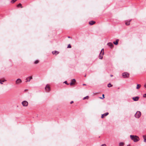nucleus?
Masks as SVG:
<instances>
[{"label":"nucleus","instance_id":"1","mask_svg":"<svg viewBox=\"0 0 146 146\" xmlns=\"http://www.w3.org/2000/svg\"><path fill=\"white\" fill-rule=\"evenodd\" d=\"M130 137L131 139L135 142H136L139 140V137L136 135H131Z\"/></svg>","mask_w":146,"mask_h":146},{"label":"nucleus","instance_id":"2","mask_svg":"<svg viewBox=\"0 0 146 146\" xmlns=\"http://www.w3.org/2000/svg\"><path fill=\"white\" fill-rule=\"evenodd\" d=\"M141 112L140 111H137L135 115V116L137 118H139L141 116Z\"/></svg>","mask_w":146,"mask_h":146},{"label":"nucleus","instance_id":"3","mask_svg":"<svg viewBox=\"0 0 146 146\" xmlns=\"http://www.w3.org/2000/svg\"><path fill=\"white\" fill-rule=\"evenodd\" d=\"M129 76V74L127 72H124L122 74V76L124 78H128Z\"/></svg>","mask_w":146,"mask_h":146},{"label":"nucleus","instance_id":"4","mask_svg":"<svg viewBox=\"0 0 146 146\" xmlns=\"http://www.w3.org/2000/svg\"><path fill=\"white\" fill-rule=\"evenodd\" d=\"M22 104L23 106L27 107L28 105V103L26 101H23L22 102Z\"/></svg>","mask_w":146,"mask_h":146},{"label":"nucleus","instance_id":"5","mask_svg":"<svg viewBox=\"0 0 146 146\" xmlns=\"http://www.w3.org/2000/svg\"><path fill=\"white\" fill-rule=\"evenodd\" d=\"M76 82V80L75 79H73L71 81L70 83V84L71 86H72L75 85V83Z\"/></svg>","mask_w":146,"mask_h":146},{"label":"nucleus","instance_id":"6","mask_svg":"<svg viewBox=\"0 0 146 146\" xmlns=\"http://www.w3.org/2000/svg\"><path fill=\"white\" fill-rule=\"evenodd\" d=\"M45 90L46 91H49L50 90V87L49 85L48 84L46 85L45 88Z\"/></svg>","mask_w":146,"mask_h":146},{"label":"nucleus","instance_id":"7","mask_svg":"<svg viewBox=\"0 0 146 146\" xmlns=\"http://www.w3.org/2000/svg\"><path fill=\"white\" fill-rule=\"evenodd\" d=\"M139 96H136L135 97H133L132 98V99L133 100L135 101H138L139 99Z\"/></svg>","mask_w":146,"mask_h":146},{"label":"nucleus","instance_id":"8","mask_svg":"<svg viewBox=\"0 0 146 146\" xmlns=\"http://www.w3.org/2000/svg\"><path fill=\"white\" fill-rule=\"evenodd\" d=\"M22 82L21 80L20 79H18L16 81V83L17 84H19L21 83Z\"/></svg>","mask_w":146,"mask_h":146},{"label":"nucleus","instance_id":"9","mask_svg":"<svg viewBox=\"0 0 146 146\" xmlns=\"http://www.w3.org/2000/svg\"><path fill=\"white\" fill-rule=\"evenodd\" d=\"M107 44L111 48H113V44L111 42H109Z\"/></svg>","mask_w":146,"mask_h":146},{"label":"nucleus","instance_id":"10","mask_svg":"<svg viewBox=\"0 0 146 146\" xmlns=\"http://www.w3.org/2000/svg\"><path fill=\"white\" fill-rule=\"evenodd\" d=\"M32 78V76H29L26 79V82H29L31 80Z\"/></svg>","mask_w":146,"mask_h":146},{"label":"nucleus","instance_id":"11","mask_svg":"<svg viewBox=\"0 0 146 146\" xmlns=\"http://www.w3.org/2000/svg\"><path fill=\"white\" fill-rule=\"evenodd\" d=\"M109 113L108 112H106L105 113L102 114V115L101 118H104V116L107 115Z\"/></svg>","mask_w":146,"mask_h":146},{"label":"nucleus","instance_id":"12","mask_svg":"<svg viewBox=\"0 0 146 146\" xmlns=\"http://www.w3.org/2000/svg\"><path fill=\"white\" fill-rule=\"evenodd\" d=\"M104 54L103 52L102 53H100L99 56V58L100 59H102Z\"/></svg>","mask_w":146,"mask_h":146},{"label":"nucleus","instance_id":"13","mask_svg":"<svg viewBox=\"0 0 146 146\" xmlns=\"http://www.w3.org/2000/svg\"><path fill=\"white\" fill-rule=\"evenodd\" d=\"M52 53L53 54H55L56 55L59 53L56 50L52 51Z\"/></svg>","mask_w":146,"mask_h":146},{"label":"nucleus","instance_id":"14","mask_svg":"<svg viewBox=\"0 0 146 146\" xmlns=\"http://www.w3.org/2000/svg\"><path fill=\"white\" fill-rule=\"evenodd\" d=\"M96 22L93 21H91L89 22V24L91 25H92L95 23Z\"/></svg>","mask_w":146,"mask_h":146},{"label":"nucleus","instance_id":"15","mask_svg":"<svg viewBox=\"0 0 146 146\" xmlns=\"http://www.w3.org/2000/svg\"><path fill=\"white\" fill-rule=\"evenodd\" d=\"M131 19L129 21H127V22L125 23V25H129L130 24V22L131 21Z\"/></svg>","mask_w":146,"mask_h":146},{"label":"nucleus","instance_id":"16","mask_svg":"<svg viewBox=\"0 0 146 146\" xmlns=\"http://www.w3.org/2000/svg\"><path fill=\"white\" fill-rule=\"evenodd\" d=\"M119 41V39H117L116 40V41L115 42H113V43L115 44V45H117L118 44V41Z\"/></svg>","mask_w":146,"mask_h":146},{"label":"nucleus","instance_id":"17","mask_svg":"<svg viewBox=\"0 0 146 146\" xmlns=\"http://www.w3.org/2000/svg\"><path fill=\"white\" fill-rule=\"evenodd\" d=\"M141 85L140 84H137L136 87V89H138L141 87Z\"/></svg>","mask_w":146,"mask_h":146},{"label":"nucleus","instance_id":"18","mask_svg":"<svg viewBox=\"0 0 146 146\" xmlns=\"http://www.w3.org/2000/svg\"><path fill=\"white\" fill-rule=\"evenodd\" d=\"M143 137L144 139V141L146 142V135H143Z\"/></svg>","mask_w":146,"mask_h":146},{"label":"nucleus","instance_id":"19","mask_svg":"<svg viewBox=\"0 0 146 146\" xmlns=\"http://www.w3.org/2000/svg\"><path fill=\"white\" fill-rule=\"evenodd\" d=\"M39 62V60H36L35 62H34V64H37Z\"/></svg>","mask_w":146,"mask_h":146},{"label":"nucleus","instance_id":"20","mask_svg":"<svg viewBox=\"0 0 146 146\" xmlns=\"http://www.w3.org/2000/svg\"><path fill=\"white\" fill-rule=\"evenodd\" d=\"M17 7H20L21 8H23V7L22 6V4L21 3H19L18 5H17Z\"/></svg>","mask_w":146,"mask_h":146},{"label":"nucleus","instance_id":"21","mask_svg":"<svg viewBox=\"0 0 146 146\" xmlns=\"http://www.w3.org/2000/svg\"><path fill=\"white\" fill-rule=\"evenodd\" d=\"M119 146H123L124 145V143L123 142H120L119 144Z\"/></svg>","mask_w":146,"mask_h":146},{"label":"nucleus","instance_id":"22","mask_svg":"<svg viewBox=\"0 0 146 146\" xmlns=\"http://www.w3.org/2000/svg\"><path fill=\"white\" fill-rule=\"evenodd\" d=\"M89 98V96H86V97L84 98H83V100H85V99H88Z\"/></svg>","mask_w":146,"mask_h":146},{"label":"nucleus","instance_id":"23","mask_svg":"<svg viewBox=\"0 0 146 146\" xmlns=\"http://www.w3.org/2000/svg\"><path fill=\"white\" fill-rule=\"evenodd\" d=\"M112 86V85H111L110 84H109L108 85V87H110Z\"/></svg>","mask_w":146,"mask_h":146},{"label":"nucleus","instance_id":"24","mask_svg":"<svg viewBox=\"0 0 146 146\" xmlns=\"http://www.w3.org/2000/svg\"><path fill=\"white\" fill-rule=\"evenodd\" d=\"M17 0H12L11 1V3H13Z\"/></svg>","mask_w":146,"mask_h":146},{"label":"nucleus","instance_id":"25","mask_svg":"<svg viewBox=\"0 0 146 146\" xmlns=\"http://www.w3.org/2000/svg\"><path fill=\"white\" fill-rule=\"evenodd\" d=\"M103 52V54H104V49L103 48L102 49L101 52L100 53H102Z\"/></svg>","mask_w":146,"mask_h":146},{"label":"nucleus","instance_id":"26","mask_svg":"<svg viewBox=\"0 0 146 146\" xmlns=\"http://www.w3.org/2000/svg\"><path fill=\"white\" fill-rule=\"evenodd\" d=\"M102 97H103V98H102V97H100V98H101V99H104V94H103L102 95Z\"/></svg>","mask_w":146,"mask_h":146},{"label":"nucleus","instance_id":"27","mask_svg":"<svg viewBox=\"0 0 146 146\" xmlns=\"http://www.w3.org/2000/svg\"><path fill=\"white\" fill-rule=\"evenodd\" d=\"M67 48H71V46L70 45V44H69L68 45V47H67Z\"/></svg>","mask_w":146,"mask_h":146},{"label":"nucleus","instance_id":"28","mask_svg":"<svg viewBox=\"0 0 146 146\" xmlns=\"http://www.w3.org/2000/svg\"><path fill=\"white\" fill-rule=\"evenodd\" d=\"M64 83H65V84H66L67 85H68L69 84H68L67 83V81H65Z\"/></svg>","mask_w":146,"mask_h":146},{"label":"nucleus","instance_id":"29","mask_svg":"<svg viewBox=\"0 0 146 146\" xmlns=\"http://www.w3.org/2000/svg\"><path fill=\"white\" fill-rule=\"evenodd\" d=\"M101 146H106V144H103Z\"/></svg>","mask_w":146,"mask_h":146},{"label":"nucleus","instance_id":"30","mask_svg":"<svg viewBox=\"0 0 146 146\" xmlns=\"http://www.w3.org/2000/svg\"><path fill=\"white\" fill-rule=\"evenodd\" d=\"M143 97H146V94H144L143 95Z\"/></svg>","mask_w":146,"mask_h":146},{"label":"nucleus","instance_id":"31","mask_svg":"<svg viewBox=\"0 0 146 146\" xmlns=\"http://www.w3.org/2000/svg\"><path fill=\"white\" fill-rule=\"evenodd\" d=\"M74 102L73 101H72L71 102H70V104H72V103H73Z\"/></svg>","mask_w":146,"mask_h":146},{"label":"nucleus","instance_id":"32","mask_svg":"<svg viewBox=\"0 0 146 146\" xmlns=\"http://www.w3.org/2000/svg\"><path fill=\"white\" fill-rule=\"evenodd\" d=\"M144 87L146 88V84H145L144 86Z\"/></svg>","mask_w":146,"mask_h":146},{"label":"nucleus","instance_id":"33","mask_svg":"<svg viewBox=\"0 0 146 146\" xmlns=\"http://www.w3.org/2000/svg\"><path fill=\"white\" fill-rule=\"evenodd\" d=\"M110 76H111V77H112V76H113V75H110Z\"/></svg>","mask_w":146,"mask_h":146},{"label":"nucleus","instance_id":"34","mask_svg":"<svg viewBox=\"0 0 146 146\" xmlns=\"http://www.w3.org/2000/svg\"><path fill=\"white\" fill-rule=\"evenodd\" d=\"M6 81V80H5L2 81V82H4V81Z\"/></svg>","mask_w":146,"mask_h":146},{"label":"nucleus","instance_id":"35","mask_svg":"<svg viewBox=\"0 0 146 146\" xmlns=\"http://www.w3.org/2000/svg\"><path fill=\"white\" fill-rule=\"evenodd\" d=\"M83 86H85V85H86V84H83Z\"/></svg>","mask_w":146,"mask_h":146},{"label":"nucleus","instance_id":"36","mask_svg":"<svg viewBox=\"0 0 146 146\" xmlns=\"http://www.w3.org/2000/svg\"><path fill=\"white\" fill-rule=\"evenodd\" d=\"M127 146H130V145H127Z\"/></svg>","mask_w":146,"mask_h":146},{"label":"nucleus","instance_id":"37","mask_svg":"<svg viewBox=\"0 0 146 146\" xmlns=\"http://www.w3.org/2000/svg\"><path fill=\"white\" fill-rule=\"evenodd\" d=\"M68 38H70V36H68Z\"/></svg>","mask_w":146,"mask_h":146}]
</instances>
